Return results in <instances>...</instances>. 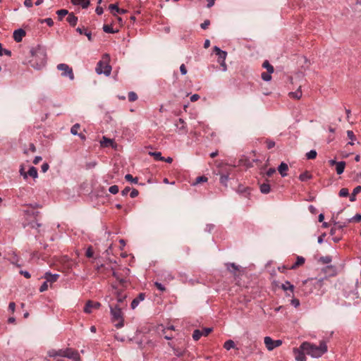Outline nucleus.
<instances>
[{"label": "nucleus", "instance_id": "1", "mask_svg": "<svg viewBox=\"0 0 361 361\" xmlns=\"http://www.w3.org/2000/svg\"><path fill=\"white\" fill-rule=\"evenodd\" d=\"M300 348L305 350L306 354L315 358L322 357L328 350L326 343L324 341H321L319 345L309 342H303L300 345Z\"/></svg>", "mask_w": 361, "mask_h": 361}, {"label": "nucleus", "instance_id": "2", "mask_svg": "<svg viewBox=\"0 0 361 361\" xmlns=\"http://www.w3.org/2000/svg\"><path fill=\"white\" fill-rule=\"evenodd\" d=\"M324 279H326V277L319 279H308L302 281V286L299 288V291L305 295H308L313 293L314 290L321 289L323 286Z\"/></svg>", "mask_w": 361, "mask_h": 361}, {"label": "nucleus", "instance_id": "3", "mask_svg": "<svg viewBox=\"0 0 361 361\" xmlns=\"http://www.w3.org/2000/svg\"><path fill=\"white\" fill-rule=\"evenodd\" d=\"M30 52L32 57L29 61L30 66L36 70L42 68L47 63L44 51L40 49H32Z\"/></svg>", "mask_w": 361, "mask_h": 361}, {"label": "nucleus", "instance_id": "4", "mask_svg": "<svg viewBox=\"0 0 361 361\" xmlns=\"http://www.w3.org/2000/svg\"><path fill=\"white\" fill-rule=\"evenodd\" d=\"M111 314V321L114 324L117 329H121L124 326V317L122 311L123 307L118 305H109Z\"/></svg>", "mask_w": 361, "mask_h": 361}, {"label": "nucleus", "instance_id": "5", "mask_svg": "<svg viewBox=\"0 0 361 361\" xmlns=\"http://www.w3.org/2000/svg\"><path fill=\"white\" fill-rule=\"evenodd\" d=\"M59 354L61 355V357H66L73 361H81L79 352L71 348L60 349Z\"/></svg>", "mask_w": 361, "mask_h": 361}, {"label": "nucleus", "instance_id": "6", "mask_svg": "<svg viewBox=\"0 0 361 361\" xmlns=\"http://www.w3.org/2000/svg\"><path fill=\"white\" fill-rule=\"evenodd\" d=\"M59 71H62L61 76L62 77H68L71 80H74V73L72 68H71L66 63H59L56 66Z\"/></svg>", "mask_w": 361, "mask_h": 361}, {"label": "nucleus", "instance_id": "7", "mask_svg": "<svg viewBox=\"0 0 361 361\" xmlns=\"http://www.w3.org/2000/svg\"><path fill=\"white\" fill-rule=\"evenodd\" d=\"M96 73L99 75L104 74L106 76H109L111 72V66L108 63H104L103 61H99L97 63V67L95 68Z\"/></svg>", "mask_w": 361, "mask_h": 361}, {"label": "nucleus", "instance_id": "8", "mask_svg": "<svg viewBox=\"0 0 361 361\" xmlns=\"http://www.w3.org/2000/svg\"><path fill=\"white\" fill-rule=\"evenodd\" d=\"M264 344L269 350H272L275 348L280 346L282 344V341L281 340H273L271 337L266 336L264 338Z\"/></svg>", "mask_w": 361, "mask_h": 361}, {"label": "nucleus", "instance_id": "9", "mask_svg": "<svg viewBox=\"0 0 361 361\" xmlns=\"http://www.w3.org/2000/svg\"><path fill=\"white\" fill-rule=\"evenodd\" d=\"M213 331L212 328H203L202 330L195 329L192 334V338L198 341L201 336H207Z\"/></svg>", "mask_w": 361, "mask_h": 361}, {"label": "nucleus", "instance_id": "10", "mask_svg": "<svg viewBox=\"0 0 361 361\" xmlns=\"http://www.w3.org/2000/svg\"><path fill=\"white\" fill-rule=\"evenodd\" d=\"M227 270L231 272L233 276L236 279L238 277L241 272L243 271L240 270V267L233 262H228L226 264Z\"/></svg>", "mask_w": 361, "mask_h": 361}, {"label": "nucleus", "instance_id": "11", "mask_svg": "<svg viewBox=\"0 0 361 361\" xmlns=\"http://www.w3.org/2000/svg\"><path fill=\"white\" fill-rule=\"evenodd\" d=\"M101 307V303L99 302H94L92 300H87L85 307L84 312L87 314H90L92 312L93 309L97 310Z\"/></svg>", "mask_w": 361, "mask_h": 361}, {"label": "nucleus", "instance_id": "12", "mask_svg": "<svg viewBox=\"0 0 361 361\" xmlns=\"http://www.w3.org/2000/svg\"><path fill=\"white\" fill-rule=\"evenodd\" d=\"M115 294L116 295V305H118L119 306L123 307H126L127 303L126 302V299L127 298V295L123 293L122 290H116Z\"/></svg>", "mask_w": 361, "mask_h": 361}, {"label": "nucleus", "instance_id": "13", "mask_svg": "<svg viewBox=\"0 0 361 361\" xmlns=\"http://www.w3.org/2000/svg\"><path fill=\"white\" fill-rule=\"evenodd\" d=\"M176 129L180 134H186L188 133V128L183 118H179L175 123Z\"/></svg>", "mask_w": 361, "mask_h": 361}, {"label": "nucleus", "instance_id": "14", "mask_svg": "<svg viewBox=\"0 0 361 361\" xmlns=\"http://www.w3.org/2000/svg\"><path fill=\"white\" fill-rule=\"evenodd\" d=\"M214 52L218 56V62L226 61L227 56V52L221 50L219 47L215 46L214 47Z\"/></svg>", "mask_w": 361, "mask_h": 361}, {"label": "nucleus", "instance_id": "15", "mask_svg": "<svg viewBox=\"0 0 361 361\" xmlns=\"http://www.w3.org/2000/svg\"><path fill=\"white\" fill-rule=\"evenodd\" d=\"M293 352L296 361H306V353L305 350H302L300 347L299 348L294 349Z\"/></svg>", "mask_w": 361, "mask_h": 361}, {"label": "nucleus", "instance_id": "16", "mask_svg": "<svg viewBox=\"0 0 361 361\" xmlns=\"http://www.w3.org/2000/svg\"><path fill=\"white\" fill-rule=\"evenodd\" d=\"M25 35V31L23 29L19 28L13 32V37L16 42H20Z\"/></svg>", "mask_w": 361, "mask_h": 361}, {"label": "nucleus", "instance_id": "17", "mask_svg": "<svg viewBox=\"0 0 361 361\" xmlns=\"http://www.w3.org/2000/svg\"><path fill=\"white\" fill-rule=\"evenodd\" d=\"M145 297H146V295L145 293H139L137 297H136L135 298H134L133 300V301L130 304L131 309L135 310L138 306L139 303L141 301H143L145 300Z\"/></svg>", "mask_w": 361, "mask_h": 361}, {"label": "nucleus", "instance_id": "18", "mask_svg": "<svg viewBox=\"0 0 361 361\" xmlns=\"http://www.w3.org/2000/svg\"><path fill=\"white\" fill-rule=\"evenodd\" d=\"M42 278L45 279L48 283H54L56 282L59 278V274H51L49 271H47L44 274Z\"/></svg>", "mask_w": 361, "mask_h": 361}, {"label": "nucleus", "instance_id": "19", "mask_svg": "<svg viewBox=\"0 0 361 361\" xmlns=\"http://www.w3.org/2000/svg\"><path fill=\"white\" fill-rule=\"evenodd\" d=\"M259 190L262 194H268L270 192L271 186L268 179H266V183L259 184Z\"/></svg>", "mask_w": 361, "mask_h": 361}, {"label": "nucleus", "instance_id": "20", "mask_svg": "<svg viewBox=\"0 0 361 361\" xmlns=\"http://www.w3.org/2000/svg\"><path fill=\"white\" fill-rule=\"evenodd\" d=\"M78 17L73 13H70L66 18V21L71 27H75L78 23Z\"/></svg>", "mask_w": 361, "mask_h": 361}, {"label": "nucleus", "instance_id": "21", "mask_svg": "<svg viewBox=\"0 0 361 361\" xmlns=\"http://www.w3.org/2000/svg\"><path fill=\"white\" fill-rule=\"evenodd\" d=\"M76 31L80 34V35H85V36H87L88 40L90 42H92V33L90 32H88L87 30V29L83 26L82 27H78V28H76Z\"/></svg>", "mask_w": 361, "mask_h": 361}, {"label": "nucleus", "instance_id": "22", "mask_svg": "<svg viewBox=\"0 0 361 361\" xmlns=\"http://www.w3.org/2000/svg\"><path fill=\"white\" fill-rule=\"evenodd\" d=\"M281 288L286 292L290 291L291 294H293L294 293L295 286L288 281H286L284 283H283L281 286Z\"/></svg>", "mask_w": 361, "mask_h": 361}, {"label": "nucleus", "instance_id": "23", "mask_svg": "<svg viewBox=\"0 0 361 361\" xmlns=\"http://www.w3.org/2000/svg\"><path fill=\"white\" fill-rule=\"evenodd\" d=\"M168 345L172 348L173 350V353L177 357H182L184 355L185 353V350H183L179 348H176L172 343H169Z\"/></svg>", "mask_w": 361, "mask_h": 361}, {"label": "nucleus", "instance_id": "24", "mask_svg": "<svg viewBox=\"0 0 361 361\" xmlns=\"http://www.w3.org/2000/svg\"><path fill=\"white\" fill-rule=\"evenodd\" d=\"M288 164L284 162H281L278 167V171L282 177H286L287 176L286 171H288Z\"/></svg>", "mask_w": 361, "mask_h": 361}, {"label": "nucleus", "instance_id": "25", "mask_svg": "<svg viewBox=\"0 0 361 361\" xmlns=\"http://www.w3.org/2000/svg\"><path fill=\"white\" fill-rule=\"evenodd\" d=\"M101 146L107 147L109 146H111L114 147V142L112 139L107 138L106 137L104 136L102 137V140L100 142Z\"/></svg>", "mask_w": 361, "mask_h": 361}, {"label": "nucleus", "instance_id": "26", "mask_svg": "<svg viewBox=\"0 0 361 361\" xmlns=\"http://www.w3.org/2000/svg\"><path fill=\"white\" fill-rule=\"evenodd\" d=\"M90 0H73V5H80L82 8H87L90 5Z\"/></svg>", "mask_w": 361, "mask_h": 361}, {"label": "nucleus", "instance_id": "27", "mask_svg": "<svg viewBox=\"0 0 361 361\" xmlns=\"http://www.w3.org/2000/svg\"><path fill=\"white\" fill-rule=\"evenodd\" d=\"M345 167V162L343 161H338L336 165V171L337 174L341 175L343 173Z\"/></svg>", "mask_w": 361, "mask_h": 361}, {"label": "nucleus", "instance_id": "28", "mask_svg": "<svg viewBox=\"0 0 361 361\" xmlns=\"http://www.w3.org/2000/svg\"><path fill=\"white\" fill-rule=\"evenodd\" d=\"M305 259L303 257L298 256L296 262L290 267V269H296L298 267L302 265L305 263Z\"/></svg>", "mask_w": 361, "mask_h": 361}, {"label": "nucleus", "instance_id": "29", "mask_svg": "<svg viewBox=\"0 0 361 361\" xmlns=\"http://www.w3.org/2000/svg\"><path fill=\"white\" fill-rule=\"evenodd\" d=\"M109 9L111 11H115L117 13L123 14L126 13V10L119 8L116 4H110Z\"/></svg>", "mask_w": 361, "mask_h": 361}, {"label": "nucleus", "instance_id": "30", "mask_svg": "<svg viewBox=\"0 0 361 361\" xmlns=\"http://www.w3.org/2000/svg\"><path fill=\"white\" fill-rule=\"evenodd\" d=\"M299 180L300 181H306L307 180H310L312 178V176L311 175V173L306 171H305L304 173H301L299 177H298Z\"/></svg>", "mask_w": 361, "mask_h": 361}, {"label": "nucleus", "instance_id": "31", "mask_svg": "<svg viewBox=\"0 0 361 361\" xmlns=\"http://www.w3.org/2000/svg\"><path fill=\"white\" fill-rule=\"evenodd\" d=\"M360 192H361V186L358 185V186L355 187L354 188L353 192L350 195V202L355 201L356 200V195L360 193Z\"/></svg>", "mask_w": 361, "mask_h": 361}, {"label": "nucleus", "instance_id": "32", "mask_svg": "<svg viewBox=\"0 0 361 361\" xmlns=\"http://www.w3.org/2000/svg\"><path fill=\"white\" fill-rule=\"evenodd\" d=\"M224 348L227 350H229L232 348H235V344L234 343V341L233 340H228L226 341L224 344Z\"/></svg>", "mask_w": 361, "mask_h": 361}, {"label": "nucleus", "instance_id": "33", "mask_svg": "<svg viewBox=\"0 0 361 361\" xmlns=\"http://www.w3.org/2000/svg\"><path fill=\"white\" fill-rule=\"evenodd\" d=\"M69 13H70L66 9H61V10H58L56 11V14L58 15L59 20H60V21L63 20V18L64 16H66V15H68Z\"/></svg>", "mask_w": 361, "mask_h": 361}, {"label": "nucleus", "instance_id": "34", "mask_svg": "<svg viewBox=\"0 0 361 361\" xmlns=\"http://www.w3.org/2000/svg\"><path fill=\"white\" fill-rule=\"evenodd\" d=\"M228 179H229L228 174H224V173L220 174L219 181H220L221 184L224 185L225 187L227 186V183L228 181Z\"/></svg>", "mask_w": 361, "mask_h": 361}, {"label": "nucleus", "instance_id": "35", "mask_svg": "<svg viewBox=\"0 0 361 361\" xmlns=\"http://www.w3.org/2000/svg\"><path fill=\"white\" fill-rule=\"evenodd\" d=\"M27 176H30L32 177L33 178H37L38 173H37V169L34 166L30 167V169L27 171Z\"/></svg>", "mask_w": 361, "mask_h": 361}, {"label": "nucleus", "instance_id": "36", "mask_svg": "<svg viewBox=\"0 0 361 361\" xmlns=\"http://www.w3.org/2000/svg\"><path fill=\"white\" fill-rule=\"evenodd\" d=\"M262 67L266 68L267 72L274 73V66L272 65H271L270 63L267 60H266L263 62Z\"/></svg>", "mask_w": 361, "mask_h": 361}, {"label": "nucleus", "instance_id": "37", "mask_svg": "<svg viewBox=\"0 0 361 361\" xmlns=\"http://www.w3.org/2000/svg\"><path fill=\"white\" fill-rule=\"evenodd\" d=\"M149 154L154 158L156 161L164 160V157L161 156L160 152H149Z\"/></svg>", "mask_w": 361, "mask_h": 361}, {"label": "nucleus", "instance_id": "38", "mask_svg": "<svg viewBox=\"0 0 361 361\" xmlns=\"http://www.w3.org/2000/svg\"><path fill=\"white\" fill-rule=\"evenodd\" d=\"M347 136L351 140L348 144L350 145H354L353 140H356V137H355V135H354V133L352 130H348L347 131Z\"/></svg>", "mask_w": 361, "mask_h": 361}, {"label": "nucleus", "instance_id": "39", "mask_svg": "<svg viewBox=\"0 0 361 361\" xmlns=\"http://www.w3.org/2000/svg\"><path fill=\"white\" fill-rule=\"evenodd\" d=\"M125 179L127 181H129V182L135 183V184H137L138 183V178L137 177L133 178V176L131 174H129V173L126 174L125 176Z\"/></svg>", "mask_w": 361, "mask_h": 361}, {"label": "nucleus", "instance_id": "40", "mask_svg": "<svg viewBox=\"0 0 361 361\" xmlns=\"http://www.w3.org/2000/svg\"><path fill=\"white\" fill-rule=\"evenodd\" d=\"M332 260V258L331 256H324V257H321L319 259V262H322V264H329Z\"/></svg>", "mask_w": 361, "mask_h": 361}, {"label": "nucleus", "instance_id": "41", "mask_svg": "<svg viewBox=\"0 0 361 361\" xmlns=\"http://www.w3.org/2000/svg\"><path fill=\"white\" fill-rule=\"evenodd\" d=\"M272 73H269V72H263L261 75V78L262 79L264 80V81H270L271 80V74Z\"/></svg>", "mask_w": 361, "mask_h": 361}, {"label": "nucleus", "instance_id": "42", "mask_svg": "<svg viewBox=\"0 0 361 361\" xmlns=\"http://www.w3.org/2000/svg\"><path fill=\"white\" fill-rule=\"evenodd\" d=\"M80 128V124H78V123H75V124H74V125L71 127V134H73V135H78V133H78V130H79Z\"/></svg>", "mask_w": 361, "mask_h": 361}, {"label": "nucleus", "instance_id": "43", "mask_svg": "<svg viewBox=\"0 0 361 361\" xmlns=\"http://www.w3.org/2000/svg\"><path fill=\"white\" fill-rule=\"evenodd\" d=\"M103 30L104 32H106V33H116L118 32V30H115L112 28V27L109 25H104L103 26Z\"/></svg>", "mask_w": 361, "mask_h": 361}, {"label": "nucleus", "instance_id": "44", "mask_svg": "<svg viewBox=\"0 0 361 361\" xmlns=\"http://www.w3.org/2000/svg\"><path fill=\"white\" fill-rule=\"evenodd\" d=\"M317 153L316 150L312 149L309 152L306 154V157L307 159H314L317 157Z\"/></svg>", "mask_w": 361, "mask_h": 361}, {"label": "nucleus", "instance_id": "45", "mask_svg": "<svg viewBox=\"0 0 361 361\" xmlns=\"http://www.w3.org/2000/svg\"><path fill=\"white\" fill-rule=\"evenodd\" d=\"M361 221V214H356L354 216H353L352 218L350 219H348L347 220L348 223H351V222H359Z\"/></svg>", "mask_w": 361, "mask_h": 361}, {"label": "nucleus", "instance_id": "46", "mask_svg": "<svg viewBox=\"0 0 361 361\" xmlns=\"http://www.w3.org/2000/svg\"><path fill=\"white\" fill-rule=\"evenodd\" d=\"M292 97L295 98V99H299L301 98L302 97V92L300 91V89H298V90H296L295 92H290L289 94Z\"/></svg>", "mask_w": 361, "mask_h": 361}, {"label": "nucleus", "instance_id": "47", "mask_svg": "<svg viewBox=\"0 0 361 361\" xmlns=\"http://www.w3.org/2000/svg\"><path fill=\"white\" fill-rule=\"evenodd\" d=\"M257 161V159H253V160L251 161H250L249 159H245V160H243V159H242V160H240V161L243 163V164L244 166H245L247 168H251V167H252V166H253V164H252V162H253V161Z\"/></svg>", "mask_w": 361, "mask_h": 361}, {"label": "nucleus", "instance_id": "48", "mask_svg": "<svg viewBox=\"0 0 361 361\" xmlns=\"http://www.w3.org/2000/svg\"><path fill=\"white\" fill-rule=\"evenodd\" d=\"M60 349L58 350H51L48 351V355L51 357H61V355L59 354Z\"/></svg>", "mask_w": 361, "mask_h": 361}, {"label": "nucleus", "instance_id": "49", "mask_svg": "<svg viewBox=\"0 0 361 361\" xmlns=\"http://www.w3.org/2000/svg\"><path fill=\"white\" fill-rule=\"evenodd\" d=\"M3 54L11 56V51L8 49H3L2 44L0 43V56H1Z\"/></svg>", "mask_w": 361, "mask_h": 361}, {"label": "nucleus", "instance_id": "50", "mask_svg": "<svg viewBox=\"0 0 361 361\" xmlns=\"http://www.w3.org/2000/svg\"><path fill=\"white\" fill-rule=\"evenodd\" d=\"M130 102H135L137 99V95L134 92H130L128 95Z\"/></svg>", "mask_w": 361, "mask_h": 361}, {"label": "nucleus", "instance_id": "51", "mask_svg": "<svg viewBox=\"0 0 361 361\" xmlns=\"http://www.w3.org/2000/svg\"><path fill=\"white\" fill-rule=\"evenodd\" d=\"M119 188L118 186L116 185H111L109 188V192L111 194L116 195L118 192Z\"/></svg>", "mask_w": 361, "mask_h": 361}, {"label": "nucleus", "instance_id": "52", "mask_svg": "<svg viewBox=\"0 0 361 361\" xmlns=\"http://www.w3.org/2000/svg\"><path fill=\"white\" fill-rule=\"evenodd\" d=\"M94 255V252L92 246H89L85 252V256L88 258L92 257Z\"/></svg>", "mask_w": 361, "mask_h": 361}, {"label": "nucleus", "instance_id": "53", "mask_svg": "<svg viewBox=\"0 0 361 361\" xmlns=\"http://www.w3.org/2000/svg\"><path fill=\"white\" fill-rule=\"evenodd\" d=\"M349 195L348 189L343 188H341L339 191V196L341 197H348Z\"/></svg>", "mask_w": 361, "mask_h": 361}, {"label": "nucleus", "instance_id": "54", "mask_svg": "<svg viewBox=\"0 0 361 361\" xmlns=\"http://www.w3.org/2000/svg\"><path fill=\"white\" fill-rule=\"evenodd\" d=\"M40 23H46L49 27H51L54 25V21L51 18H47L44 20H41Z\"/></svg>", "mask_w": 361, "mask_h": 361}, {"label": "nucleus", "instance_id": "55", "mask_svg": "<svg viewBox=\"0 0 361 361\" xmlns=\"http://www.w3.org/2000/svg\"><path fill=\"white\" fill-rule=\"evenodd\" d=\"M19 260L18 257L16 254H13V257L11 259V263L16 264L17 267H20L21 265L18 264V262Z\"/></svg>", "mask_w": 361, "mask_h": 361}, {"label": "nucleus", "instance_id": "56", "mask_svg": "<svg viewBox=\"0 0 361 361\" xmlns=\"http://www.w3.org/2000/svg\"><path fill=\"white\" fill-rule=\"evenodd\" d=\"M97 163L95 161L87 162V163H86L85 168H86V169H91L94 168L97 166Z\"/></svg>", "mask_w": 361, "mask_h": 361}, {"label": "nucleus", "instance_id": "57", "mask_svg": "<svg viewBox=\"0 0 361 361\" xmlns=\"http://www.w3.org/2000/svg\"><path fill=\"white\" fill-rule=\"evenodd\" d=\"M207 178L204 176H199L196 178L195 184L207 182Z\"/></svg>", "mask_w": 361, "mask_h": 361}, {"label": "nucleus", "instance_id": "58", "mask_svg": "<svg viewBox=\"0 0 361 361\" xmlns=\"http://www.w3.org/2000/svg\"><path fill=\"white\" fill-rule=\"evenodd\" d=\"M154 286H156V288L157 289H159L161 292H164L166 290V288L164 287V286L159 282L156 281L154 283Z\"/></svg>", "mask_w": 361, "mask_h": 361}, {"label": "nucleus", "instance_id": "59", "mask_svg": "<svg viewBox=\"0 0 361 361\" xmlns=\"http://www.w3.org/2000/svg\"><path fill=\"white\" fill-rule=\"evenodd\" d=\"M266 144H267V147L269 149L274 147V146H275V142L271 140H269V139H267L266 140Z\"/></svg>", "mask_w": 361, "mask_h": 361}, {"label": "nucleus", "instance_id": "60", "mask_svg": "<svg viewBox=\"0 0 361 361\" xmlns=\"http://www.w3.org/2000/svg\"><path fill=\"white\" fill-rule=\"evenodd\" d=\"M48 289V282L45 281L39 288V292H44Z\"/></svg>", "mask_w": 361, "mask_h": 361}, {"label": "nucleus", "instance_id": "61", "mask_svg": "<svg viewBox=\"0 0 361 361\" xmlns=\"http://www.w3.org/2000/svg\"><path fill=\"white\" fill-rule=\"evenodd\" d=\"M139 194V192L137 189L133 188L130 190V196L131 198L136 197Z\"/></svg>", "mask_w": 361, "mask_h": 361}, {"label": "nucleus", "instance_id": "62", "mask_svg": "<svg viewBox=\"0 0 361 361\" xmlns=\"http://www.w3.org/2000/svg\"><path fill=\"white\" fill-rule=\"evenodd\" d=\"M210 25V20H205L204 21V23H202L201 25H200V27L203 30H206L208 26Z\"/></svg>", "mask_w": 361, "mask_h": 361}, {"label": "nucleus", "instance_id": "63", "mask_svg": "<svg viewBox=\"0 0 361 361\" xmlns=\"http://www.w3.org/2000/svg\"><path fill=\"white\" fill-rule=\"evenodd\" d=\"M290 304L293 305L295 307H298L300 305V300L297 298H293L290 300Z\"/></svg>", "mask_w": 361, "mask_h": 361}, {"label": "nucleus", "instance_id": "64", "mask_svg": "<svg viewBox=\"0 0 361 361\" xmlns=\"http://www.w3.org/2000/svg\"><path fill=\"white\" fill-rule=\"evenodd\" d=\"M49 168V164H48V163H44V164L42 165V166H41V169H42V171L43 173L47 172V171H48Z\"/></svg>", "mask_w": 361, "mask_h": 361}]
</instances>
